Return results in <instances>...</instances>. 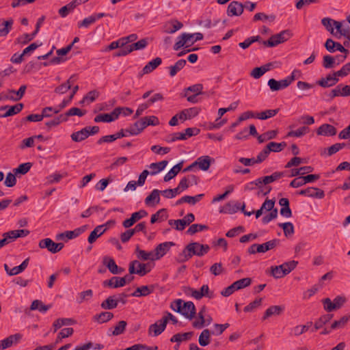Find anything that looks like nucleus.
Instances as JSON below:
<instances>
[{
	"label": "nucleus",
	"instance_id": "obj_1",
	"mask_svg": "<svg viewBox=\"0 0 350 350\" xmlns=\"http://www.w3.org/2000/svg\"><path fill=\"white\" fill-rule=\"evenodd\" d=\"M179 38H180V40L176 42L174 45V49L175 51H178L187 44H189L188 45H186V47H188L194 44L196 41L202 40L203 34L201 33H196L192 34L183 33L181 34Z\"/></svg>",
	"mask_w": 350,
	"mask_h": 350
},
{
	"label": "nucleus",
	"instance_id": "obj_2",
	"mask_svg": "<svg viewBox=\"0 0 350 350\" xmlns=\"http://www.w3.org/2000/svg\"><path fill=\"white\" fill-rule=\"evenodd\" d=\"M38 245L40 248H46L52 254H56L59 252L64 246V243H55L52 239L49 238H46L40 240Z\"/></svg>",
	"mask_w": 350,
	"mask_h": 350
},
{
	"label": "nucleus",
	"instance_id": "obj_3",
	"mask_svg": "<svg viewBox=\"0 0 350 350\" xmlns=\"http://www.w3.org/2000/svg\"><path fill=\"white\" fill-rule=\"evenodd\" d=\"M243 4L237 1H233L229 3L226 12L228 16H239L243 14Z\"/></svg>",
	"mask_w": 350,
	"mask_h": 350
},
{
	"label": "nucleus",
	"instance_id": "obj_4",
	"mask_svg": "<svg viewBox=\"0 0 350 350\" xmlns=\"http://www.w3.org/2000/svg\"><path fill=\"white\" fill-rule=\"evenodd\" d=\"M103 264L105 265L109 271L112 274H118L124 271V269L122 267H119L113 258L110 256H105L103 258Z\"/></svg>",
	"mask_w": 350,
	"mask_h": 350
},
{
	"label": "nucleus",
	"instance_id": "obj_5",
	"mask_svg": "<svg viewBox=\"0 0 350 350\" xmlns=\"http://www.w3.org/2000/svg\"><path fill=\"white\" fill-rule=\"evenodd\" d=\"M22 338L23 335L19 333L9 336L6 338L0 341V350L5 349L10 347L14 344H17Z\"/></svg>",
	"mask_w": 350,
	"mask_h": 350
},
{
	"label": "nucleus",
	"instance_id": "obj_6",
	"mask_svg": "<svg viewBox=\"0 0 350 350\" xmlns=\"http://www.w3.org/2000/svg\"><path fill=\"white\" fill-rule=\"evenodd\" d=\"M148 215V213L145 210H140L139 211L133 213L131 217L125 219L122 225L124 228H128L131 227L135 222L142 218Z\"/></svg>",
	"mask_w": 350,
	"mask_h": 350
},
{
	"label": "nucleus",
	"instance_id": "obj_7",
	"mask_svg": "<svg viewBox=\"0 0 350 350\" xmlns=\"http://www.w3.org/2000/svg\"><path fill=\"white\" fill-rule=\"evenodd\" d=\"M182 308L183 311L180 312V314L185 316L186 318L191 320L195 317L196 314V309L194 304L192 301H183Z\"/></svg>",
	"mask_w": 350,
	"mask_h": 350
},
{
	"label": "nucleus",
	"instance_id": "obj_8",
	"mask_svg": "<svg viewBox=\"0 0 350 350\" xmlns=\"http://www.w3.org/2000/svg\"><path fill=\"white\" fill-rule=\"evenodd\" d=\"M325 47L330 53H333L336 50H338L341 53L349 54V50L345 49L340 43L335 42L331 38L326 40Z\"/></svg>",
	"mask_w": 350,
	"mask_h": 350
},
{
	"label": "nucleus",
	"instance_id": "obj_9",
	"mask_svg": "<svg viewBox=\"0 0 350 350\" xmlns=\"http://www.w3.org/2000/svg\"><path fill=\"white\" fill-rule=\"evenodd\" d=\"M174 245V243L171 241L159 244L154 250L156 259L159 260L163 257L169 251L170 247Z\"/></svg>",
	"mask_w": 350,
	"mask_h": 350
},
{
	"label": "nucleus",
	"instance_id": "obj_10",
	"mask_svg": "<svg viewBox=\"0 0 350 350\" xmlns=\"http://www.w3.org/2000/svg\"><path fill=\"white\" fill-rule=\"evenodd\" d=\"M52 107H46L42 109L41 114H30L25 117L27 121L30 122H40L43 120L44 118L51 117V113H48V111H52Z\"/></svg>",
	"mask_w": 350,
	"mask_h": 350
},
{
	"label": "nucleus",
	"instance_id": "obj_11",
	"mask_svg": "<svg viewBox=\"0 0 350 350\" xmlns=\"http://www.w3.org/2000/svg\"><path fill=\"white\" fill-rule=\"evenodd\" d=\"M162 63L161 57H156L152 61L149 62L142 69V72L139 73V77H142L144 75L148 74L155 70Z\"/></svg>",
	"mask_w": 350,
	"mask_h": 350
},
{
	"label": "nucleus",
	"instance_id": "obj_12",
	"mask_svg": "<svg viewBox=\"0 0 350 350\" xmlns=\"http://www.w3.org/2000/svg\"><path fill=\"white\" fill-rule=\"evenodd\" d=\"M103 285L105 287L116 288L125 286V282L123 278L120 277L113 276L110 280H107L103 282Z\"/></svg>",
	"mask_w": 350,
	"mask_h": 350
},
{
	"label": "nucleus",
	"instance_id": "obj_13",
	"mask_svg": "<svg viewBox=\"0 0 350 350\" xmlns=\"http://www.w3.org/2000/svg\"><path fill=\"white\" fill-rule=\"evenodd\" d=\"M193 297L196 299H200L203 297H207L211 299L214 297V293L213 291H209V287L207 284H204L199 291L196 290L193 291Z\"/></svg>",
	"mask_w": 350,
	"mask_h": 350
},
{
	"label": "nucleus",
	"instance_id": "obj_14",
	"mask_svg": "<svg viewBox=\"0 0 350 350\" xmlns=\"http://www.w3.org/2000/svg\"><path fill=\"white\" fill-rule=\"evenodd\" d=\"M339 79L337 76L334 74L328 75L325 78H321L317 81V84L323 88H329L336 85L338 82Z\"/></svg>",
	"mask_w": 350,
	"mask_h": 350
},
{
	"label": "nucleus",
	"instance_id": "obj_15",
	"mask_svg": "<svg viewBox=\"0 0 350 350\" xmlns=\"http://www.w3.org/2000/svg\"><path fill=\"white\" fill-rule=\"evenodd\" d=\"M334 27L336 31L335 33H336L337 36H335L337 38H340L341 36H344L345 38H349V34H350V27L349 25L343 26L341 22L337 21L334 22Z\"/></svg>",
	"mask_w": 350,
	"mask_h": 350
},
{
	"label": "nucleus",
	"instance_id": "obj_16",
	"mask_svg": "<svg viewBox=\"0 0 350 350\" xmlns=\"http://www.w3.org/2000/svg\"><path fill=\"white\" fill-rule=\"evenodd\" d=\"M317 133L319 135L334 136L336 134V129L331 124H323L318 128Z\"/></svg>",
	"mask_w": 350,
	"mask_h": 350
},
{
	"label": "nucleus",
	"instance_id": "obj_17",
	"mask_svg": "<svg viewBox=\"0 0 350 350\" xmlns=\"http://www.w3.org/2000/svg\"><path fill=\"white\" fill-rule=\"evenodd\" d=\"M200 112V109L197 107H191L181 111L178 113V118L180 120L185 121L186 120L191 119L196 117Z\"/></svg>",
	"mask_w": 350,
	"mask_h": 350
},
{
	"label": "nucleus",
	"instance_id": "obj_18",
	"mask_svg": "<svg viewBox=\"0 0 350 350\" xmlns=\"http://www.w3.org/2000/svg\"><path fill=\"white\" fill-rule=\"evenodd\" d=\"M280 242L279 239H274L262 244H258L256 251H258V253H265L280 244Z\"/></svg>",
	"mask_w": 350,
	"mask_h": 350
},
{
	"label": "nucleus",
	"instance_id": "obj_19",
	"mask_svg": "<svg viewBox=\"0 0 350 350\" xmlns=\"http://www.w3.org/2000/svg\"><path fill=\"white\" fill-rule=\"evenodd\" d=\"M107 230V228H104V225L96 226L90 234L88 241L90 244L94 243L96 239L100 237Z\"/></svg>",
	"mask_w": 350,
	"mask_h": 350
},
{
	"label": "nucleus",
	"instance_id": "obj_20",
	"mask_svg": "<svg viewBox=\"0 0 350 350\" xmlns=\"http://www.w3.org/2000/svg\"><path fill=\"white\" fill-rule=\"evenodd\" d=\"M183 24L178 20H172L165 25V32L167 33H174L180 29Z\"/></svg>",
	"mask_w": 350,
	"mask_h": 350
},
{
	"label": "nucleus",
	"instance_id": "obj_21",
	"mask_svg": "<svg viewBox=\"0 0 350 350\" xmlns=\"http://www.w3.org/2000/svg\"><path fill=\"white\" fill-rule=\"evenodd\" d=\"M87 228H88V226L87 225H84V226H81L79 228H77L75 229L74 230L66 231L65 232L59 234V237H63L65 236L68 239H72L77 237L81 234L84 232L86 230Z\"/></svg>",
	"mask_w": 350,
	"mask_h": 350
},
{
	"label": "nucleus",
	"instance_id": "obj_22",
	"mask_svg": "<svg viewBox=\"0 0 350 350\" xmlns=\"http://www.w3.org/2000/svg\"><path fill=\"white\" fill-rule=\"evenodd\" d=\"M284 307L282 306H272L267 308L262 317V319L264 321L273 315H280L282 314Z\"/></svg>",
	"mask_w": 350,
	"mask_h": 350
},
{
	"label": "nucleus",
	"instance_id": "obj_23",
	"mask_svg": "<svg viewBox=\"0 0 350 350\" xmlns=\"http://www.w3.org/2000/svg\"><path fill=\"white\" fill-rule=\"evenodd\" d=\"M268 85L272 91H278L288 86V83L284 80L277 81L271 79L268 81Z\"/></svg>",
	"mask_w": 350,
	"mask_h": 350
},
{
	"label": "nucleus",
	"instance_id": "obj_24",
	"mask_svg": "<svg viewBox=\"0 0 350 350\" xmlns=\"http://www.w3.org/2000/svg\"><path fill=\"white\" fill-rule=\"evenodd\" d=\"M113 318V314L110 312H102L95 314L92 319L98 323H104L109 321Z\"/></svg>",
	"mask_w": 350,
	"mask_h": 350
},
{
	"label": "nucleus",
	"instance_id": "obj_25",
	"mask_svg": "<svg viewBox=\"0 0 350 350\" xmlns=\"http://www.w3.org/2000/svg\"><path fill=\"white\" fill-rule=\"evenodd\" d=\"M183 165V161H181L176 165H175L169 172L168 173L164 176L163 180L165 182H168L173 178H174L178 172L182 170Z\"/></svg>",
	"mask_w": 350,
	"mask_h": 350
},
{
	"label": "nucleus",
	"instance_id": "obj_26",
	"mask_svg": "<svg viewBox=\"0 0 350 350\" xmlns=\"http://www.w3.org/2000/svg\"><path fill=\"white\" fill-rule=\"evenodd\" d=\"M89 136L90 133H88V131L85 127L79 131L72 133L70 137L72 141L79 142L87 139Z\"/></svg>",
	"mask_w": 350,
	"mask_h": 350
},
{
	"label": "nucleus",
	"instance_id": "obj_27",
	"mask_svg": "<svg viewBox=\"0 0 350 350\" xmlns=\"http://www.w3.org/2000/svg\"><path fill=\"white\" fill-rule=\"evenodd\" d=\"M117 299L115 296H109L100 304V307L104 310H112L118 306Z\"/></svg>",
	"mask_w": 350,
	"mask_h": 350
},
{
	"label": "nucleus",
	"instance_id": "obj_28",
	"mask_svg": "<svg viewBox=\"0 0 350 350\" xmlns=\"http://www.w3.org/2000/svg\"><path fill=\"white\" fill-rule=\"evenodd\" d=\"M239 210V203L229 202L226 203L219 211L220 213L233 214Z\"/></svg>",
	"mask_w": 350,
	"mask_h": 350
},
{
	"label": "nucleus",
	"instance_id": "obj_29",
	"mask_svg": "<svg viewBox=\"0 0 350 350\" xmlns=\"http://www.w3.org/2000/svg\"><path fill=\"white\" fill-rule=\"evenodd\" d=\"M211 161L212 159L209 156H202L196 161L197 162V165H198L202 170L206 171L210 167ZM213 161H214V159H213Z\"/></svg>",
	"mask_w": 350,
	"mask_h": 350
},
{
	"label": "nucleus",
	"instance_id": "obj_30",
	"mask_svg": "<svg viewBox=\"0 0 350 350\" xmlns=\"http://www.w3.org/2000/svg\"><path fill=\"white\" fill-rule=\"evenodd\" d=\"M333 318V314H327L321 317L319 319H317L314 323V327L312 331H317L323 327L326 323H327L332 319Z\"/></svg>",
	"mask_w": 350,
	"mask_h": 350
},
{
	"label": "nucleus",
	"instance_id": "obj_31",
	"mask_svg": "<svg viewBox=\"0 0 350 350\" xmlns=\"http://www.w3.org/2000/svg\"><path fill=\"white\" fill-rule=\"evenodd\" d=\"M23 107L24 105L23 103H18L15 105L11 106L9 107L8 110L4 114L1 115L0 117L7 118L17 114L22 111Z\"/></svg>",
	"mask_w": 350,
	"mask_h": 350
},
{
	"label": "nucleus",
	"instance_id": "obj_32",
	"mask_svg": "<svg viewBox=\"0 0 350 350\" xmlns=\"http://www.w3.org/2000/svg\"><path fill=\"white\" fill-rule=\"evenodd\" d=\"M187 62L185 59H179L177 61L174 66L169 67L170 75L174 77L178 71L182 70L186 65Z\"/></svg>",
	"mask_w": 350,
	"mask_h": 350
},
{
	"label": "nucleus",
	"instance_id": "obj_33",
	"mask_svg": "<svg viewBox=\"0 0 350 350\" xmlns=\"http://www.w3.org/2000/svg\"><path fill=\"white\" fill-rule=\"evenodd\" d=\"M51 308V305H44L42 301L36 299L32 301L30 309L31 310H38L40 312H45Z\"/></svg>",
	"mask_w": 350,
	"mask_h": 350
},
{
	"label": "nucleus",
	"instance_id": "obj_34",
	"mask_svg": "<svg viewBox=\"0 0 350 350\" xmlns=\"http://www.w3.org/2000/svg\"><path fill=\"white\" fill-rule=\"evenodd\" d=\"M280 111V109H267L256 114V118L260 120H267L275 116Z\"/></svg>",
	"mask_w": 350,
	"mask_h": 350
},
{
	"label": "nucleus",
	"instance_id": "obj_35",
	"mask_svg": "<svg viewBox=\"0 0 350 350\" xmlns=\"http://www.w3.org/2000/svg\"><path fill=\"white\" fill-rule=\"evenodd\" d=\"M298 262L295 260H291L289 262H284L279 265V268L281 269L285 275L291 273L293 269H295Z\"/></svg>",
	"mask_w": 350,
	"mask_h": 350
},
{
	"label": "nucleus",
	"instance_id": "obj_36",
	"mask_svg": "<svg viewBox=\"0 0 350 350\" xmlns=\"http://www.w3.org/2000/svg\"><path fill=\"white\" fill-rule=\"evenodd\" d=\"M193 332H185L183 334L178 333V334H174L171 338L170 341L172 342H181L183 340H189L191 339V338L193 336Z\"/></svg>",
	"mask_w": 350,
	"mask_h": 350
},
{
	"label": "nucleus",
	"instance_id": "obj_37",
	"mask_svg": "<svg viewBox=\"0 0 350 350\" xmlns=\"http://www.w3.org/2000/svg\"><path fill=\"white\" fill-rule=\"evenodd\" d=\"M287 144L285 142H282L281 143H277L274 142H269L267 146L269 149V151L273 152H279L282 150H283L286 147Z\"/></svg>",
	"mask_w": 350,
	"mask_h": 350
},
{
	"label": "nucleus",
	"instance_id": "obj_38",
	"mask_svg": "<svg viewBox=\"0 0 350 350\" xmlns=\"http://www.w3.org/2000/svg\"><path fill=\"white\" fill-rule=\"evenodd\" d=\"M284 176V172H275L269 176H266L263 177L262 181L264 182V185H267L271 183H273L275 180H279Z\"/></svg>",
	"mask_w": 350,
	"mask_h": 350
},
{
	"label": "nucleus",
	"instance_id": "obj_39",
	"mask_svg": "<svg viewBox=\"0 0 350 350\" xmlns=\"http://www.w3.org/2000/svg\"><path fill=\"white\" fill-rule=\"evenodd\" d=\"M166 315L163 317L161 320H159V322H161V331H164L167 323L169 320H170L173 324H176L178 323V319L176 317H175L174 315H172L170 312H166Z\"/></svg>",
	"mask_w": 350,
	"mask_h": 350
},
{
	"label": "nucleus",
	"instance_id": "obj_40",
	"mask_svg": "<svg viewBox=\"0 0 350 350\" xmlns=\"http://www.w3.org/2000/svg\"><path fill=\"white\" fill-rule=\"evenodd\" d=\"M26 89H27V85H23L20 87V88L18 91H15L14 90H10L9 92L15 94L16 95V97H13V96L9 97V96H6L5 98L7 99H11L14 101H18L23 98V96H24L25 92L26 91Z\"/></svg>",
	"mask_w": 350,
	"mask_h": 350
},
{
	"label": "nucleus",
	"instance_id": "obj_41",
	"mask_svg": "<svg viewBox=\"0 0 350 350\" xmlns=\"http://www.w3.org/2000/svg\"><path fill=\"white\" fill-rule=\"evenodd\" d=\"M278 134L277 130H271L267 132L264 133L262 135L257 136V139L260 144L263 143L264 142L269 139H272L275 138Z\"/></svg>",
	"mask_w": 350,
	"mask_h": 350
},
{
	"label": "nucleus",
	"instance_id": "obj_42",
	"mask_svg": "<svg viewBox=\"0 0 350 350\" xmlns=\"http://www.w3.org/2000/svg\"><path fill=\"white\" fill-rule=\"evenodd\" d=\"M334 22H337L335 20H333L330 18H323L321 20L322 25L326 28V29L330 32L334 36H337L336 33L334 31Z\"/></svg>",
	"mask_w": 350,
	"mask_h": 350
},
{
	"label": "nucleus",
	"instance_id": "obj_43",
	"mask_svg": "<svg viewBox=\"0 0 350 350\" xmlns=\"http://www.w3.org/2000/svg\"><path fill=\"white\" fill-rule=\"evenodd\" d=\"M167 161L164 160L158 163H152L150 165V168L153 170L150 172L151 175H154L162 171L167 165Z\"/></svg>",
	"mask_w": 350,
	"mask_h": 350
},
{
	"label": "nucleus",
	"instance_id": "obj_44",
	"mask_svg": "<svg viewBox=\"0 0 350 350\" xmlns=\"http://www.w3.org/2000/svg\"><path fill=\"white\" fill-rule=\"evenodd\" d=\"M210 336L211 332L209 331V329H204L199 336V344L202 347L208 345L211 342Z\"/></svg>",
	"mask_w": 350,
	"mask_h": 350
},
{
	"label": "nucleus",
	"instance_id": "obj_45",
	"mask_svg": "<svg viewBox=\"0 0 350 350\" xmlns=\"http://www.w3.org/2000/svg\"><path fill=\"white\" fill-rule=\"evenodd\" d=\"M74 329L72 327L64 328L62 329L57 334L55 340V344L59 343L63 338H68L73 334Z\"/></svg>",
	"mask_w": 350,
	"mask_h": 350
},
{
	"label": "nucleus",
	"instance_id": "obj_46",
	"mask_svg": "<svg viewBox=\"0 0 350 350\" xmlns=\"http://www.w3.org/2000/svg\"><path fill=\"white\" fill-rule=\"evenodd\" d=\"M293 36L291 31L288 29L283 30L279 33L275 34L273 38H276L280 41V44L288 40Z\"/></svg>",
	"mask_w": 350,
	"mask_h": 350
},
{
	"label": "nucleus",
	"instance_id": "obj_47",
	"mask_svg": "<svg viewBox=\"0 0 350 350\" xmlns=\"http://www.w3.org/2000/svg\"><path fill=\"white\" fill-rule=\"evenodd\" d=\"M203 85L201 83H197L193 85L188 87L185 89V93L183 94V96H187V92H193L196 95H200L202 94Z\"/></svg>",
	"mask_w": 350,
	"mask_h": 350
},
{
	"label": "nucleus",
	"instance_id": "obj_48",
	"mask_svg": "<svg viewBox=\"0 0 350 350\" xmlns=\"http://www.w3.org/2000/svg\"><path fill=\"white\" fill-rule=\"evenodd\" d=\"M161 193V191L158 189H154L150 193V194L146 197L145 199V203L147 205H150V203L153 201H155L157 204L159 203L160 201V196L159 194Z\"/></svg>",
	"mask_w": 350,
	"mask_h": 350
},
{
	"label": "nucleus",
	"instance_id": "obj_49",
	"mask_svg": "<svg viewBox=\"0 0 350 350\" xmlns=\"http://www.w3.org/2000/svg\"><path fill=\"white\" fill-rule=\"evenodd\" d=\"M183 250L186 251L187 255H185V257L186 256L187 258H191L193 255L198 256L199 254L197 252L196 242L189 243Z\"/></svg>",
	"mask_w": 350,
	"mask_h": 350
},
{
	"label": "nucleus",
	"instance_id": "obj_50",
	"mask_svg": "<svg viewBox=\"0 0 350 350\" xmlns=\"http://www.w3.org/2000/svg\"><path fill=\"white\" fill-rule=\"evenodd\" d=\"M312 322L308 321L306 325H297L293 329V334L295 336H298L304 332H307L309 328L312 326Z\"/></svg>",
	"mask_w": 350,
	"mask_h": 350
},
{
	"label": "nucleus",
	"instance_id": "obj_51",
	"mask_svg": "<svg viewBox=\"0 0 350 350\" xmlns=\"http://www.w3.org/2000/svg\"><path fill=\"white\" fill-rule=\"evenodd\" d=\"M308 197L322 199L325 196L324 191L317 187H308Z\"/></svg>",
	"mask_w": 350,
	"mask_h": 350
},
{
	"label": "nucleus",
	"instance_id": "obj_52",
	"mask_svg": "<svg viewBox=\"0 0 350 350\" xmlns=\"http://www.w3.org/2000/svg\"><path fill=\"white\" fill-rule=\"evenodd\" d=\"M350 319V315H345L338 321H334L331 325V329L343 327Z\"/></svg>",
	"mask_w": 350,
	"mask_h": 350
},
{
	"label": "nucleus",
	"instance_id": "obj_53",
	"mask_svg": "<svg viewBox=\"0 0 350 350\" xmlns=\"http://www.w3.org/2000/svg\"><path fill=\"white\" fill-rule=\"evenodd\" d=\"M309 131H310V129L308 126H304L299 128L296 131H289L287 134V136L288 137H301V136L306 135V133H308L309 132Z\"/></svg>",
	"mask_w": 350,
	"mask_h": 350
},
{
	"label": "nucleus",
	"instance_id": "obj_54",
	"mask_svg": "<svg viewBox=\"0 0 350 350\" xmlns=\"http://www.w3.org/2000/svg\"><path fill=\"white\" fill-rule=\"evenodd\" d=\"M76 7V4L72 1L66 5H64L62 8H61L58 11L59 14L62 17H66L68 14L69 12L73 10Z\"/></svg>",
	"mask_w": 350,
	"mask_h": 350
},
{
	"label": "nucleus",
	"instance_id": "obj_55",
	"mask_svg": "<svg viewBox=\"0 0 350 350\" xmlns=\"http://www.w3.org/2000/svg\"><path fill=\"white\" fill-rule=\"evenodd\" d=\"M127 323L125 321H120L118 323V324L114 327V329L112 332L111 334L113 336H118L123 334L125 331Z\"/></svg>",
	"mask_w": 350,
	"mask_h": 350
},
{
	"label": "nucleus",
	"instance_id": "obj_56",
	"mask_svg": "<svg viewBox=\"0 0 350 350\" xmlns=\"http://www.w3.org/2000/svg\"><path fill=\"white\" fill-rule=\"evenodd\" d=\"M137 266L138 267V269H137V274H138L140 276H144L146 275L151 270V267H150L148 263H141L138 261V263H137Z\"/></svg>",
	"mask_w": 350,
	"mask_h": 350
},
{
	"label": "nucleus",
	"instance_id": "obj_57",
	"mask_svg": "<svg viewBox=\"0 0 350 350\" xmlns=\"http://www.w3.org/2000/svg\"><path fill=\"white\" fill-rule=\"evenodd\" d=\"M13 23L14 21L12 18H10L8 21H4L3 22L2 25H4V27L3 29H0V36H5L9 33L12 29Z\"/></svg>",
	"mask_w": 350,
	"mask_h": 350
},
{
	"label": "nucleus",
	"instance_id": "obj_58",
	"mask_svg": "<svg viewBox=\"0 0 350 350\" xmlns=\"http://www.w3.org/2000/svg\"><path fill=\"white\" fill-rule=\"evenodd\" d=\"M9 232L13 241L17 238L26 237L30 233L29 230L26 229L10 230Z\"/></svg>",
	"mask_w": 350,
	"mask_h": 350
},
{
	"label": "nucleus",
	"instance_id": "obj_59",
	"mask_svg": "<svg viewBox=\"0 0 350 350\" xmlns=\"http://www.w3.org/2000/svg\"><path fill=\"white\" fill-rule=\"evenodd\" d=\"M31 166L32 163L29 162L20 164L17 168L14 169V173L15 174H25L29 171Z\"/></svg>",
	"mask_w": 350,
	"mask_h": 350
},
{
	"label": "nucleus",
	"instance_id": "obj_60",
	"mask_svg": "<svg viewBox=\"0 0 350 350\" xmlns=\"http://www.w3.org/2000/svg\"><path fill=\"white\" fill-rule=\"evenodd\" d=\"M208 229V227L206 225L202 224H192L187 230V233L189 234H194L195 233L202 231L204 230Z\"/></svg>",
	"mask_w": 350,
	"mask_h": 350
},
{
	"label": "nucleus",
	"instance_id": "obj_61",
	"mask_svg": "<svg viewBox=\"0 0 350 350\" xmlns=\"http://www.w3.org/2000/svg\"><path fill=\"white\" fill-rule=\"evenodd\" d=\"M237 290L249 286L252 284L250 278H245L233 282Z\"/></svg>",
	"mask_w": 350,
	"mask_h": 350
},
{
	"label": "nucleus",
	"instance_id": "obj_62",
	"mask_svg": "<svg viewBox=\"0 0 350 350\" xmlns=\"http://www.w3.org/2000/svg\"><path fill=\"white\" fill-rule=\"evenodd\" d=\"M262 298H258L256 299L254 301L249 304L247 306H246L244 308V312H252L254 309L257 308L258 307L260 306L262 304Z\"/></svg>",
	"mask_w": 350,
	"mask_h": 350
},
{
	"label": "nucleus",
	"instance_id": "obj_63",
	"mask_svg": "<svg viewBox=\"0 0 350 350\" xmlns=\"http://www.w3.org/2000/svg\"><path fill=\"white\" fill-rule=\"evenodd\" d=\"M275 19V16L273 14L267 15L262 12L256 13L253 18L254 21H257L260 20H269L270 21H274Z\"/></svg>",
	"mask_w": 350,
	"mask_h": 350
},
{
	"label": "nucleus",
	"instance_id": "obj_64",
	"mask_svg": "<svg viewBox=\"0 0 350 350\" xmlns=\"http://www.w3.org/2000/svg\"><path fill=\"white\" fill-rule=\"evenodd\" d=\"M335 58L331 55H327L323 57V66L325 68H332L334 66Z\"/></svg>",
	"mask_w": 350,
	"mask_h": 350
}]
</instances>
